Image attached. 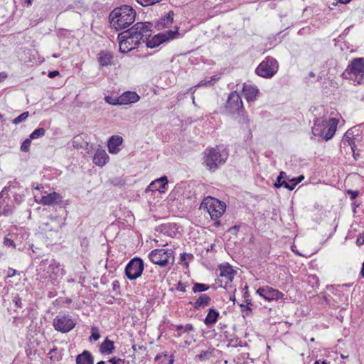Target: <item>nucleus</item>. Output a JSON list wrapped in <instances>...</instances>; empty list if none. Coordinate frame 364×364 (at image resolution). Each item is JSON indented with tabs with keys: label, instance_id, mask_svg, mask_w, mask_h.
<instances>
[{
	"label": "nucleus",
	"instance_id": "f257e3e1",
	"mask_svg": "<svg viewBox=\"0 0 364 364\" xmlns=\"http://www.w3.org/2000/svg\"><path fill=\"white\" fill-rule=\"evenodd\" d=\"M152 24L150 22H138L131 29L118 35L119 51L127 53L137 48L144 38L151 35Z\"/></svg>",
	"mask_w": 364,
	"mask_h": 364
},
{
	"label": "nucleus",
	"instance_id": "f03ea898",
	"mask_svg": "<svg viewBox=\"0 0 364 364\" xmlns=\"http://www.w3.org/2000/svg\"><path fill=\"white\" fill-rule=\"evenodd\" d=\"M65 274V271L61 267V264L53 258L42 259L36 267V279L42 282L50 279L53 283L59 277H63Z\"/></svg>",
	"mask_w": 364,
	"mask_h": 364
},
{
	"label": "nucleus",
	"instance_id": "7ed1b4c3",
	"mask_svg": "<svg viewBox=\"0 0 364 364\" xmlns=\"http://www.w3.org/2000/svg\"><path fill=\"white\" fill-rule=\"evenodd\" d=\"M136 18V11L129 6H122L114 9L109 16L111 26L117 31L132 25Z\"/></svg>",
	"mask_w": 364,
	"mask_h": 364
},
{
	"label": "nucleus",
	"instance_id": "20e7f679",
	"mask_svg": "<svg viewBox=\"0 0 364 364\" xmlns=\"http://www.w3.org/2000/svg\"><path fill=\"white\" fill-rule=\"evenodd\" d=\"M206 210L211 219L215 220L214 225L223 226L225 224L222 220H218L225 212V203L211 196L205 198L201 205L200 209Z\"/></svg>",
	"mask_w": 364,
	"mask_h": 364
},
{
	"label": "nucleus",
	"instance_id": "39448f33",
	"mask_svg": "<svg viewBox=\"0 0 364 364\" xmlns=\"http://www.w3.org/2000/svg\"><path fill=\"white\" fill-rule=\"evenodd\" d=\"M228 153L225 149L221 150L219 146L207 148L204 151L203 164L207 169L215 171L219 166L225 163Z\"/></svg>",
	"mask_w": 364,
	"mask_h": 364
},
{
	"label": "nucleus",
	"instance_id": "423d86ee",
	"mask_svg": "<svg viewBox=\"0 0 364 364\" xmlns=\"http://www.w3.org/2000/svg\"><path fill=\"white\" fill-rule=\"evenodd\" d=\"M338 120L331 118L328 121L323 118H316L312 127V133L314 136L323 138L325 141L331 139L336 131Z\"/></svg>",
	"mask_w": 364,
	"mask_h": 364
},
{
	"label": "nucleus",
	"instance_id": "0eeeda50",
	"mask_svg": "<svg viewBox=\"0 0 364 364\" xmlns=\"http://www.w3.org/2000/svg\"><path fill=\"white\" fill-rule=\"evenodd\" d=\"M34 188L41 192L40 194H34L35 201L38 204L52 206L62 203L63 196L59 193L55 191L48 192L45 190L42 185L37 186Z\"/></svg>",
	"mask_w": 364,
	"mask_h": 364
},
{
	"label": "nucleus",
	"instance_id": "6e6552de",
	"mask_svg": "<svg viewBox=\"0 0 364 364\" xmlns=\"http://www.w3.org/2000/svg\"><path fill=\"white\" fill-rule=\"evenodd\" d=\"M346 78H350L360 84L364 77V58L353 59L343 73Z\"/></svg>",
	"mask_w": 364,
	"mask_h": 364
},
{
	"label": "nucleus",
	"instance_id": "1a4fd4ad",
	"mask_svg": "<svg viewBox=\"0 0 364 364\" xmlns=\"http://www.w3.org/2000/svg\"><path fill=\"white\" fill-rule=\"evenodd\" d=\"M278 68L277 61L274 58L269 56L259 63L255 73L262 77L270 78L277 73Z\"/></svg>",
	"mask_w": 364,
	"mask_h": 364
},
{
	"label": "nucleus",
	"instance_id": "9d476101",
	"mask_svg": "<svg viewBox=\"0 0 364 364\" xmlns=\"http://www.w3.org/2000/svg\"><path fill=\"white\" fill-rule=\"evenodd\" d=\"M173 258L172 250L155 249L149 254V259L155 264L165 267L170 258Z\"/></svg>",
	"mask_w": 364,
	"mask_h": 364
},
{
	"label": "nucleus",
	"instance_id": "9b49d317",
	"mask_svg": "<svg viewBox=\"0 0 364 364\" xmlns=\"http://www.w3.org/2000/svg\"><path fill=\"white\" fill-rule=\"evenodd\" d=\"M144 271V262L139 257L132 259L125 267V274L130 280L139 278Z\"/></svg>",
	"mask_w": 364,
	"mask_h": 364
},
{
	"label": "nucleus",
	"instance_id": "f8f14e48",
	"mask_svg": "<svg viewBox=\"0 0 364 364\" xmlns=\"http://www.w3.org/2000/svg\"><path fill=\"white\" fill-rule=\"evenodd\" d=\"M53 325L57 331L68 333L75 326V323L68 314H58L53 319Z\"/></svg>",
	"mask_w": 364,
	"mask_h": 364
},
{
	"label": "nucleus",
	"instance_id": "ddd939ff",
	"mask_svg": "<svg viewBox=\"0 0 364 364\" xmlns=\"http://www.w3.org/2000/svg\"><path fill=\"white\" fill-rule=\"evenodd\" d=\"M178 33L177 31L168 30L164 33L156 34L151 39H146V46L150 48H156L164 42L174 38L175 36Z\"/></svg>",
	"mask_w": 364,
	"mask_h": 364
},
{
	"label": "nucleus",
	"instance_id": "4468645a",
	"mask_svg": "<svg viewBox=\"0 0 364 364\" xmlns=\"http://www.w3.org/2000/svg\"><path fill=\"white\" fill-rule=\"evenodd\" d=\"M14 208V202L10 198L9 194L5 191H1L0 193V214L9 215L13 213Z\"/></svg>",
	"mask_w": 364,
	"mask_h": 364
},
{
	"label": "nucleus",
	"instance_id": "2eb2a0df",
	"mask_svg": "<svg viewBox=\"0 0 364 364\" xmlns=\"http://www.w3.org/2000/svg\"><path fill=\"white\" fill-rule=\"evenodd\" d=\"M225 108L227 111L232 114L243 108L241 97L237 92L233 91L229 94Z\"/></svg>",
	"mask_w": 364,
	"mask_h": 364
},
{
	"label": "nucleus",
	"instance_id": "dca6fc26",
	"mask_svg": "<svg viewBox=\"0 0 364 364\" xmlns=\"http://www.w3.org/2000/svg\"><path fill=\"white\" fill-rule=\"evenodd\" d=\"M256 293L268 301L279 300L284 296V294L282 292L269 286L259 287L256 291Z\"/></svg>",
	"mask_w": 364,
	"mask_h": 364
},
{
	"label": "nucleus",
	"instance_id": "f3484780",
	"mask_svg": "<svg viewBox=\"0 0 364 364\" xmlns=\"http://www.w3.org/2000/svg\"><path fill=\"white\" fill-rule=\"evenodd\" d=\"M139 99V96L135 92L126 91L117 99V104L122 105L135 103Z\"/></svg>",
	"mask_w": 364,
	"mask_h": 364
},
{
	"label": "nucleus",
	"instance_id": "a211bd4d",
	"mask_svg": "<svg viewBox=\"0 0 364 364\" xmlns=\"http://www.w3.org/2000/svg\"><path fill=\"white\" fill-rule=\"evenodd\" d=\"M258 92L259 90L255 85L244 84L242 93L247 102L255 101Z\"/></svg>",
	"mask_w": 364,
	"mask_h": 364
},
{
	"label": "nucleus",
	"instance_id": "6ab92c4d",
	"mask_svg": "<svg viewBox=\"0 0 364 364\" xmlns=\"http://www.w3.org/2000/svg\"><path fill=\"white\" fill-rule=\"evenodd\" d=\"M220 277L225 279V284L232 282L236 272L228 264L220 265L219 267Z\"/></svg>",
	"mask_w": 364,
	"mask_h": 364
},
{
	"label": "nucleus",
	"instance_id": "aec40b11",
	"mask_svg": "<svg viewBox=\"0 0 364 364\" xmlns=\"http://www.w3.org/2000/svg\"><path fill=\"white\" fill-rule=\"evenodd\" d=\"M174 13L173 11H170L166 16L161 17L159 19L156 24V28L158 30L164 29L171 26L173 21Z\"/></svg>",
	"mask_w": 364,
	"mask_h": 364
},
{
	"label": "nucleus",
	"instance_id": "412c9836",
	"mask_svg": "<svg viewBox=\"0 0 364 364\" xmlns=\"http://www.w3.org/2000/svg\"><path fill=\"white\" fill-rule=\"evenodd\" d=\"M123 142V139L120 136L114 135L112 136L107 144L108 149L111 154H117L119 151L118 146H120Z\"/></svg>",
	"mask_w": 364,
	"mask_h": 364
},
{
	"label": "nucleus",
	"instance_id": "4be33fe9",
	"mask_svg": "<svg viewBox=\"0 0 364 364\" xmlns=\"http://www.w3.org/2000/svg\"><path fill=\"white\" fill-rule=\"evenodd\" d=\"M109 156L105 150L97 149L93 156V163L98 166H103L107 162Z\"/></svg>",
	"mask_w": 364,
	"mask_h": 364
},
{
	"label": "nucleus",
	"instance_id": "5701e85b",
	"mask_svg": "<svg viewBox=\"0 0 364 364\" xmlns=\"http://www.w3.org/2000/svg\"><path fill=\"white\" fill-rule=\"evenodd\" d=\"M167 183V177L162 176L151 182L149 185V188L151 189V191H159L161 193H164Z\"/></svg>",
	"mask_w": 364,
	"mask_h": 364
},
{
	"label": "nucleus",
	"instance_id": "b1692460",
	"mask_svg": "<svg viewBox=\"0 0 364 364\" xmlns=\"http://www.w3.org/2000/svg\"><path fill=\"white\" fill-rule=\"evenodd\" d=\"M97 59L101 66H108L112 63L113 55L108 50H102L99 53Z\"/></svg>",
	"mask_w": 364,
	"mask_h": 364
},
{
	"label": "nucleus",
	"instance_id": "393cba45",
	"mask_svg": "<svg viewBox=\"0 0 364 364\" xmlns=\"http://www.w3.org/2000/svg\"><path fill=\"white\" fill-rule=\"evenodd\" d=\"M76 364H94V358L90 352L84 350L77 355Z\"/></svg>",
	"mask_w": 364,
	"mask_h": 364
},
{
	"label": "nucleus",
	"instance_id": "a878e982",
	"mask_svg": "<svg viewBox=\"0 0 364 364\" xmlns=\"http://www.w3.org/2000/svg\"><path fill=\"white\" fill-rule=\"evenodd\" d=\"M115 349L114 342L106 338L100 346V350L102 354L110 355Z\"/></svg>",
	"mask_w": 364,
	"mask_h": 364
},
{
	"label": "nucleus",
	"instance_id": "bb28decb",
	"mask_svg": "<svg viewBox=\"0 0 364 364\" xmlns=\"http://www.w3.org/2000/svg\"><path fill=\"white\" fill-rule=\"evenodd\" d=\"M210 301V297L205 294H201L196 302H190L195 309H199L207 306Z\"/></svg>",
	"mask_w": 364,
	"mask_h": 364
},
{
	"label": "nucleus",
	"instance_id": "cd10ccee",
	"mask_svg": "<svg viewBox=\"0 0 364 364\" xmlns=\"http://www.w3.org/2000/svg\"><path fill=\"white\" fill-rule=\"evenodd\" d=\"M219 312L214 309H210L204 320V323L206 326H210L217 322Z\"/></svg>",
	"mask_w": 364,
	"mask_h": 364
},
{
	"label": "nucleus",
	"instance_id": "c85d7f7f",
	"mask_svg": "<svg viewBox=\"0 0 364 364\" xmlns=\"http://www.w3.org/2000/svg\"><path fill=\"white\" fill-rule=\"evenodd\" d=\"M23 189V188L20 185L19 182L14 180L13 181H9L8 185L5 186L2 191H5V192H7L9 194V193L12 194L15 193V191H19Z\"/></svg>",
	"mask_w": 364,
	"mask_h": 364
},
{
	"label": "nucleus",
	"instance_id": "c756f323",
	"mask_svg": "<svg viewBox=\"0 0 364 364\" xmlns=\"http://www.w3.org/2000/svg\"><path fill=\"white\" fill-rule=\"evenodd\" d=\"M155 360L159 361V364H173L174 362L173 355L168 358L166 352L157 355Z\"/></svg>",
	"mask_w": 364,
	"mask_h": 364
},
{
	"label": "nucleus",
	"instance_id": "7c9ffc66",
	"mask_svg": "<svg viewBox=\"0 0 364 364\" xmlns=\"http://www.w3.org/2000/svg\"><path fill=\"white\" fill-rule=\"evenodd\" d=\"M216 81V79L214 77H212L210 80H201L198 84H197L196 86L191 87L188 89L186 92V93L191 92L192 94H193L196 91V87H199L204 85H213Z\"/></svg>",
	"mask_w": 364,
	"mask_h": 364
},
{
	"label": "nucleus",
	"instance_id": "2f4dec72",
	"mask_svg": "<svg viewBox=\"0 0 364 364\" xmlns=\"http://www.w3.org/2000/svg\"><path fill=\"white\" fill-rule=\"evenodd\" d=\"M86 144L81 135H77L73 138L72 145L75 149H82Z\"/></svg>",
	"mask_w": 364,
	"mask_h": 364
},
{
	"label": "nucleus",
	"instance_id": "473e14b6",
	"mask_svg": "<svg viewBox=\"0 0 364 364\" xmlns=\"http://www.w3.org/2000/svg\"><path fill=\"white\" fill-rule=\"evenodd\" d=\"M353 136H354V134H353V130L350 129H348L344 134L343 136V144L346 145V143H348V144L349 146H351V149L353 151V146H352V144H351V140L353 138Z\"/></svg>",
	"mask_w": 364,
	"mask_h": 364
},
{
	"label": "nucleus",
	"instance_id": "72a5a7b5",
	"mask_svg": "<svg viewBox=\"0 0 364 364\" xmlns=\"http://www.w3.org/2000/svg\"><path fill=\"white\" fill-rule=\"evenodd\" d=\"M46 134V129L44 128H38L35 129L29 136L31 139H38L42 137Z\"/></svg>",
	"mask_w": 364,
	"mask_h": 364
},
{
	"label": "nucleus",
	"instance_id": "f704fd0d",
	"mask_svg": "<svg viewBox=\"0 0 364 364\" xmlns=\"http://www.w3.org/2000/svg\"><path fill=\"white\" fill-rule=\"evenodd\" d=\"M209 289V286L205 284L201 283H195L193 287V291L195 293L197 292H203L207 291Z\"/></svg>",
	"mask_w": 364,
	"mask_h": 364
},
{
	"label": "nucleus",
	"instance_id": "c9c22d12",
	"mask_svg": "<svg viewBox=\"0 0 364 364\" xmlns=\"http://www.w3.org/2000/svg\"><path fill=\"white\" fill-rule=\"evenodd\" d=\"M212 353L209 350L202 351L200 354L196 355V359L200 361L208 360L211 357Z\"/></svg>",
	"mask_w": 364,
	"mask_h": 364
},
{
	"label": "nucleus",
	"instance_id": "e433bc0d",
	"mask_svg": "<svg viewBox=\"0 0 364 364\" xmlns=\"http://www.w3.org/2000/svg\"><path fill=\"white\" fill-rule=\"evenodd\" d=\"M240 122L244 128L250 129V119L247 114H242L240 116Z\"/></svg>",
	"mask_w": 364,
	"mask_h": 364
},
{
	"label": "nucleus",
	"instance_id": "4c0bfd02",
	"mask_svg": "<svg viewBox=\"0 0 364 364\" xmlns=\"http://www.w3.org/2000/svg\"><path fill=\"white\" fill-rule=\"evenodd\" d=\"M14 197V202L16 204H19L23 199L24 196V189L19 191H15V193L11 194Z\"/></svg>",
	"mask_w": 364,
	"mask_h": 364
},
{
	"label": "nucleus",
	"instance_id": "58836bf2",
	"mask_svg": "<svg viewBox=\"0 0 364 364\" xmlns=\"http://www.w3.org/2000/svg\"><path fill=\"white\" fill-rule=\"evenodd\" d=\"M28 116H29V112H24L21 113L17 117L14 119L12 122L14 124H18L24 122L28 117Z\"/></svg>",
	"mask_w": 364,
	"mask_h": 364
},
{
	"label": "nucleus",
	"instance_id": "ea45409f",
	"mask_svg": "<svg viewBox=\"0 0 364 364\" xmlns=\"http://www.w3.org/2000/svg\"><path fill=\"white\" fill-rule=\"evenodd\" d=\"M309 282L311 284V287L318 288L319 286L318 277L316 275H309L308 277Z\"/></svg>",
	"mask_w": 364,
	"mask_h": 364
},
{
	"label": "nucleus",
	"instance_id": "a19ab883",
	"mask_svg": "<svg viewBox=\"0 0 364 364\" xmlns=\"http://www.w3.org/2000/svg\"><path fill=\"white\" fill-rule=\"evenodd\" d=\"M162 0H136V1L142 6H149L154 5L156 3L161 1Z\"/></svg>",
	"mask_w": 364,
	"mask_h": 364
},
{
	"label": "nucleus",
	"instance_id": "79ce46f5",
	"mask_svg": "<svg viewBox=\"0 0 364 364\" xmlns=\"http://www.w3.org/2000/svg\"><path fill=\"white\" fill-rule=\"evenodd\" d=\"M31 144V139L30 137L28 139H25L21 146V150L24 152L28 151L29 149H30Z\"/></svg>",
	"mask_w": 364,
	"mask_h": 364
},
{
	"label": "nucleus",
	"instance_id": "37998d69",
	"mask_svg": "<svg viewBox=\"0 0 364 364\" xmlns=\"http://www.w3.org/2000/svg\"><path fill=\"white\" fill-rule=\"evenodd\" d=\"M194 259V256L191 253H183L181 254V261L184 262V265L186 267L188 266V263L186 262L187 259L193 260Z\"/></svg>",
	"mask_w": 364,
	"mask_h": 364
},
{
	"label": "nucleus",
	"instance_id": "c03bdc74",
	"mask_svg": "<svg viewBox=\"0 0 364 364\" xmlns=\"http://www.w3.org/2000/svg\"><path fill=\"white\" fill-rule=\"evenodd\" d=\"M100 338V334L96 328H92L90 340L97 341Z\"/></svg>",
	"mask_w": 364,
	"mask_h": 364
},
{
	"label": "nucleus",
	"instance_id": "a18cd8bd",
	"mask_svg": "<svg viewBox=\"0 0 364 364\" xmlns=\"http://www.w3.org/2000/svg\"><path fill=\"white\" fill-rule=\"evenodd\" d=\"M246 305L240 304V307L242 308V312L245 311V310L247 311H251V306L252 305L251 301L250 299H246Z\"/></svg>",
	"mask_w": 364,
	"mask_h": 364
},
{
	"label": "nucleus",
	"instance_id": "49530a36",
	"mask_svg": "<svg viewBox=\"0 0 364 364\" xmlns=\"http://www.w3.org/2000/svg\"><path fill=\"white\" fill-rule=\"evenodd\" d=\"M10 235V234H9L7 235V237H6L4 238V244L6 245V246H13V247H15V245H14V241L9 238V236Z\"/></svg>",
	"mask_w": 364,
	"mask_h": 364
},
{
	"label": "nucleus",
	"instance_id": "de8ad7c7",
	"mask_svg": "<svg viewBox=\"0 0 364 364\" xmlns=\"http://www.w3.org/2000/svg\"><path fill=\"white\" fill-rule=\"evenodd\" d=\"M124 361L122 359L117 357H113L108 360H107L108 364H114V363H119V362Z\"/></svg>",
	"mask_w": 364,
	"mask_h": 364
},
{
	"label": "nucleus",
	"instance_id": "09e8293b",
	"mask_svg": "<svg viewBox=\"0 0 364 364\" xmlns=\"http://www.w3.org/2000/svg\"><path fill=\"white\" fill-rule=\"evenodd\" d=\"M186 285L181 282H179L178 284H177V286H176V289L177 290H179L181 291H183V292H185L186 290Z\"/></svg>",
	"mask_w": 364,
	"mask_h": 364
},
{
	"label": "nucleus",
	"instance_id": "8fccbe9b",
	"mask_svg": "<svg viewBox=\"0 0 364 364\" xmlns=\"http://www.w3.org/2000/svg\"><path fill=\"white\" fill-rule=\"evenodd\" d=\"M356 244L360 246L364 244V236L362 234H359L356 239Z\"/></svg>",
	"mask_w": 364,
	"mask_h": 364
},
{
	"label": "nucleus",
	"instance_id": "3c124183",
	"mask_svg": "<svg viewBox=\"0 0 364 364\" xmlns=\"http://www.w3.org/2000/svg\"><path fill=\"white\" fill-rule=\"evenodd\" d=\"M348 193L350 195L351 199H355L358 196V191H351L348 190Z\"/></svg>",
	"mask_w": 364,
	"mask_h": 364
},
{
	"label": "nucleus",
	"instance_id": "603ef678",
	"mask_svg": "<svg viewBox=\"0 0 364 364\" xmlns=\"http://www.w3.org/2000/svg\"><path fill=\"white\" fill-rule=\"evenodd\" d=\"M16 270L12 268H9L7 272V277H12L16 274Z\"/></svg>",
	"mask_w": 364,
	"mask_h": 364
},
{
	"label": "nucleus",
	"instance_id": "864d4df0",
	"mask_svg": "<svg viewBox=\"0 0 364 364\" xmlns=\"http://www.w3.org/2000/svg\"><path fill=\"white\" fill-rule=\"evenodd\" d=\"M14 301L15 302V305L17 306V307H21L22 306V303H21V299L20 297L18 296H15L14 299Z\"/></svg>",
	"mask_w": 364,
	"mask_h": 364
},
{
	"label": "nucleus",
	"instance_id": "5fc2aeb1",
	"mask_svg": "<svg viewBox=\"0 0 364 364\" xmlns=\"http://www.w3.org/2000/svg\"><path fill=\"white\" fill-rule=\"evenodd\" d=\"M321 304L322 305H324V304L328 305L330 304L329 299L327 296H323L322 297V301H321Z\"/></svg>",
	"mask_w": 364,
	"mask_h": 364
},
{
	"label": "nucleus",
	"instance_id": "6e6d98bb",
	"mask_svg": "<svg viewBox=\"0 0 364 364\" xmlns=\"http://www.w3.org/2000/svg\"><path fill=\"white\" fill-rule=\"evenodd\" d=\"M58 75H59V72L57 70H54V71L49 72L48 77L50 78H53Z\"/></svg>",
	"mask_w": 364,
	"mask_h": 364
},
{
	"label": "nucleus",
	"instance_id": "4d7b16f0",
	"mask_svg": "<svg viewBox=\"0 0 364 364\" xmlns=\"http://www.w3.org/2000/svg\"><path fill=\"white\" fill-rule=\"evenodd\" d=\"M282 181H283V179H282V176H278L277 179V181L274 183V186L276 187H281L282 185H279V184H282Z\"/></svg>",
	"mask_w": 364,
	"mask_h": 364
},
{
	"label": "nucleus",
	"instance_id": "13d9d810",
	"mask_svg": "<svg viewBox=\"0 0 364 364\" xmlns=\"http://www.w3.org/2000/svg\"><path fill=\"white\" fill-rule=\"evenodd\" d=\"M112 287L114 290L119 288V282L118 281H114L112 283Z\"/></svg>",
	"mask_w": 364,
	"mask_h": 364
},
{
	"label": "nucleus",
	"instance_id": "bf43d9fd",
	"mask_svg": "<svg viewBox=\"0 0 364 364\" xmlns=\"http://www.w3.org/2000/svg\"><path fill=\"white\" fill-rule=\"evenodd\" d=\"M193 330V327L192 325L191 324H188L185 326V329L184 331H186V332H188V331H191Z\"/></svg>",
	"mask_w": 364,
	"mask_h": 364
},
{
	"label": "nucleus",
	"instance_id": "052dcab7",
	"mask_svg": "<svg viewBox=\"0 0 364 364\" xmlns=\"http://www.w3.org/2000/svg\"><path fill=\"white\" fill-rule=\"evenodd\" d=\"M281 185H282V186H284V188H286L287 189L290 188V184L288 182H287L285 180H283L282 181V184Z\"/></svg>",
	"mask_w": 364,
	"mask_h": 364
},
{
	"label": "nucleus",
	"instance_id": "680f3d73",
	"mask_svg": "<svg viewBox=\"0 0 364 364\" xmlns=\"http://www.w3.org/2000/svg\"><path fill=\"white\" fill-rule=\"evenodd\" d=\"M105 100H106V102H107V103H109V104H110V105H117V101H116V102H112V101H110V97H105Z\"/></svg>",
	"mask_w": 364,
	"mask_h": 364
},
{
	"label": "nucleus",
	"instance_id": "e2e57ef3",
	"mask_svg": "<svg viewBox=\"0 0 364 364\" xmlns=\"http://www.w3.org/2000/svg\"><path fill=\"white\" fill-rule=\"evenodd\" d=\"M299 183V180H298L296 182H294V183L290 184V188L288 189L292 191Z\"/></svg>",
	"mask_w": 364,
	"mask_h": 364
},
{
	"label": "nucleus",
	"instance_id": "0e129e2a",
	"mask_svg": "<svg viewBox=\"0 0 364 364\" xmlns=\"http://www.w3.org/2000/svg\"><path fill=\"white\" fill-rule=\"evenodd\" d=\"M243 296H244V298L245 299V300H246V299H248V297L250 296V295H249V293H248L247 290H246V291L244 292V294H243Z\"/></svg>",
	"mask_w": 364,
	"mask_h": 364
},
{
	"label": "nucleus",
	"instance_id": "69168bd1",
	"mask_svg": "<svg viewBox=\"0 0 364 364\" xmlns=\"http://www.w3.org/2000/svg\"><path fill=\"white\" fill-rule=\"evenodd\" d=\"M337 1L341 4H348L350 0H337Z\"/></svg>",
	"mask_w": 364,
	"mask_h": 364
},
{
	"label": "nucleus",
	"instance_id": "338daca9",
	"mask_svg": "<svg viewBox=\"0 0 364 364\" xmlns=\"http://www.w3.org/2000/svg\"><path fill=\"white\" fill-rule=\"evenodd\" d=\"M97 364H108L107 361H103V360H101L98 363H97Z\"/></svg>",
	"mask_w": 364,
	"mask_h": 364
},
{
	"label": "nucleus",
	"instance_id": "774afa93",
	"mask_svg": "<svg viewBox=\"0 0 364 364\" xmlns=\"http://www.w3.org/2000/svg\"><path fill=\"white\" fill-rule=\"evenodd\" d=\"M361 274H362L363 277H364V262H363V268H362V270H361Z\"/></svg>",
	"mask_w": 364,
	"mask_h": 364
}]
</instances>
